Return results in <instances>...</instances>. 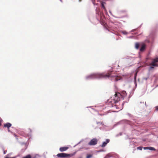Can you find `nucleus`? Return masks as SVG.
<instances>
[{
    "label": "nucleus",
    "instance_id": "obj_1",
    "mask_svg": "<svg viewBox=\"0 0 158 158\" xmlns=\"http://www.w3.org/2000/svg\"><path fill=\"white\" fill-rule=\"evenodd\" d=\"M111 71H109L107 74L104 73H93L87 76L86 78L87 79H91L96 78H106L109 77L112 78L113 81H117L120 80L121 77L120 76L117 75L113 76L112 75Z\"/></svg>",
    "mask_w": 158,
    "mask_h": 158
},
{
    "label": "nucleus",
    "instance_id": "obj_2",
    "mask_svg": "<svg viewBox=\"0 0 158 158\" xmlns=\"http://www.w3.org/2000/svg\"><path fill=\"white\" fill-rule=\"evenodd\" d=\"M121 95L120 94V93L118 92L116 93L113 97V99L112 101H110L112 103H113L112 106V107H114L116 109H118L121 110L122 109L121 107L118 106L117 105L114 104L117 103L119 101L122 100V98H121Z\"/></svg>",
    "mask_w": 158,
    "mask_h": 158
},
{
    "label": "nucleus",
    "instance_id": "obj_3",
    "mask_svg": "<svg viewBox=\"0 0 158 158\" xmlns=\"http://www.w3.org/2000/svg\"><path fill=\"white\" fill-rule=\"evenodd\" d=\"M56 156L59 158H69L72 156V155L61 153L58 154Z\"/></svg>",
    "mask_w": 158,
    "mask_h": 158
},
{
    "label": "nucleus",
    "instance_id": "obj_4",
    "mask_svg": "<svg viewBox=\"0 0 158 158\" xmlns=\"http://www.w3.org/2000/svg\"><path fill=\"white\" fill-rule=\"evenodd\" d=\"M98 141L96 138H93L88 143V145L90 146L95 145L97 144Z\"/></svg>",
    "mask_w": 158,
    "mask_h": 158
},
{
    "label": "nucleus",
    "instance_id": "obj_5",
    "mask_svg": "<svg viewBox=\"0 0 158 158\" xmlns=\"http://www.w3.org/2000/svg\"><path fill=\"white\" fill-rule=\"evenodd\" d=\"M158 62V58L154 59L152 60V61L150 64V65L152 66H158L157 64L156 63Z\"/></svg>",
    "mask_w": 158,
    "mask_h": 158
},
{
    "label": "nucleus",
    "instance_id": "obj_6",
    "mask_svg": "<svg viewBox=\"0 0 158 158\" xmlns=\"http://www.w3.org/2000/svg\"><path fill=\"white\" fill-rule=\"evenodd\" d=\"M69 148V147H60L59 148V150L61 152L65 151Z\"/></svg>",
    "mask_w": 158,
    "mask_h": 158
},
{
    "label": "nucleus",
    "instance_id": "obj_7",
    "mask_svg": "<svg viewBox=\"0 0 158 158\" xmlns=\"http://www.w3.org/2000/svg\"><path fill=\"white\" fill-rule=\"evenodd\" d=\"M120 94H121V98H122V100L123 99L124 97H125L127 96V93L125 91H124L122 92L121 93H120Z\"/></svg>",
    "mask_w": 158,
    "mask_h": 158
},
{
    "label": "nucleus",
    "instance_id": "obj_8",
    "mask_svg": "<svg viewBox=\"0 0 158 158\" xmlns=\"http://www.w3.org/2000/svg\"><path fill=\"white\" fill-rule=\"evenodd\" d=\"M12 125L11 123H8L6 124H5L4 125V126L5 127H7L8 129V131H10L9 128Z\"/></svg>",
    "mask_w": 158,
    "mask_h": 158
},
{
    "label": "nucleus",
    "instance_id": "obj_9",
    "mask_svg": "<svg viewBox=\"0 0 158 158\" xmlns=\"http://www.w3.org/2000/svg\"><path fill=\"white\" fill-rule=\"evenodd\" d=\"M143 149L144 150L148 149L150 150L153 151H155L156 150V149L154 148L151 147H145L143 148Z\"/></svg>",
    "mask_w": 158,
    "mask_h": 158
},
{
    "label": "nucleus",
    "instance_id": "obj_10",
    "mask_svg": "<svg viewBox=\"0 0 158 158\" xmlns=\"http://www.w3.org/2000/svg\"><path fill=\"white\" fill-rule=\"evenodd\" d=\"M110 141V140L108 139H106V142H104L101 145V147H105L107 144Z\"/></svg>",
    "mask_w": 158,
    "mask_h": 158
},
{
    "label": "nucleus",
    "instance_id": "obj_11",
    "mask_svg": "<svg viewBox=\"0 0 158 158\" xmlns=\"http://www.w3.org/2000/svg\"><path fill=\"white\" fill-rule=\"evenodd\" d=\"M106 4V3L104 2H102L101 3V5L103 9L106 11V9L105 6V4Z\"/></svg>",
    "mask_w": 158,
    "mask_h": 158
},
{
    "label": "nucleus",
    "instance_id": "obj_12",
    "mask_svg": "<svg viewBox=\"0 0 158 158\" xmlns=\"http://www.w3.org/2000/svg\"><path fill=\"white\" fill-rule=\"evenodd\" d=\"M145 49V45L144 44H143L141 47L140 50L141 52L143 51Z\"/></svg>",
    "mask_w": 158,
    "mask_h": 158
},
{
    "label": "nucleus",
    "instance_id": "obj_13",
    "mask_svg": "<svg viewBox=\"0 0 158 158\" xmlns=\"http://www.w3.org/2000/svg\"><path fill=\"white\" fill-rule=\"evenodd\" d=\"M139 47V44L138 43H136L135 44V47L136 49H138Z\"/></svg>",
    "mask_w": 158,
    "mask_h": 158
},
{
    "label": "nucleus",
    "instance_id": "obj_14",
    "mask_svg": "<svg viewBox=\"0 0 158 158\" xmlns=\"http://www.w3.org/2000/svg\"><path fill=\"white\" fill-rule=\"evenodd\" d=\"M23 158H31V156L30 155H28Z\"/></svg>",
    "mask_w": 158,
    "mask_h": 158
},
{
    "label": "nucleus",
    "instance_id": "obj_15",
    "mask_svg": "<svg viewBox=\"0 0 158 158\" xmlns=\"http://www.w3.org/2000/svg\"><path fill=\"white\" fill-rule=\"evenodd\" d=\"M92 156L91 154H87L86 156V158H91Z\"/></svg>",
    "mask_w": 158,
    "mask_h": 158
},
{
    "label": "nucleus",
    "instance_id": "obj_16",
    "mask_svg": "<svg viewBox=\"0 0 158 158\" xmlns=\"http://www.w3.org/2000/svg\"><path fill=\"white\" fill-rule=\"evenodd\" d=\"M142 147H139L137 148V149H139V150H142Z\"/></svg>",
    "mask_w": 158,
    "mask_h": 158
},
{
    "label": "nucleus",
    "instance_id": "obj_17",
    "mask_svg": "<svg viewBox=\"0 0 158 158\" xmlns=\"http://www.w3.org/2000/svg\"><path fill=\"white\" fill-rule=\"evenodd\" d=\"M122 33L124 34H127V32L125 31H123L122 32Z\"/></svg>",
    "mask_w": 158,
    "mask_h": 158
},
{
    "label": "nucleus",
    "instance_id": "obj_18",
    "mask_svg": "<svg viewBox=\"0 0 158 158\" xmlns=\"http://www.w3.org/2000/svg\"><path fill=\"white\" fill-rule=\"evenodd\" d=\"M2 121V120L1 119V120H0V126L1 125V122Z\"/></svg>",
    "mask_w": 158,
    "mask_h": 158
},
{
    "label": "nucleus",
    "instance_id": "obj_19",
    "mask_svg": "<svg viewBox=\"0 0 158 158\" xmlns=\"http://www.w3.org/2000/svg\"><path fill=\"white\" fill-rule=\"evenodd\" d=\"M153 68H154V67L153 66H151L150 67V69H153Z\"/></svg>",
    "mask_w": 158,
    "mask_h": 158
},
{
    "label": "nucleus",
    "instance_id": "obj_20",
    "mask_svg": "<svg viewBox=\"0 0 158 158\" xmlns=\"http://www.w3.org/2000/svg\"><path fill=\"white\" fill-rule=\"evenodd\" d=\"M156 110H158V106H156Z\"/></svg>",
    "mask_w": 158,
    "mask_h": 158
},
{
    "label": "nucleus",
    "instance_id": "obj_21",
    "mask_svg": "<svg viewBox=\"0 0 158 158\" xmlns=\"http://www.w3.org/2000/svg\"><path fill=\"white\" fill-rule=\"evenodd\" d=\"M16 158L15 157H12V158H9V157H5V158Z\"/></svg>",
    "mask_w": 158,
    "mask_h": 158
},
{
    "label": "nucleus",
    "instance_id": "obj_22",
    "mask_svg": "<svg viewBox=\"0 0 158 158\" xmlns=\"http://www.w3.org/2000/svg\"><path fill=\"white\" fill-rule=\"evenodd\" d=\"M6 153V152L5 151H4V154H5Z\"/></svg>",
    "mask_w": 158,
    "mask_h": 158
},
{
    "label": "nucleus",
    "instance_id": "obj_23",
    "mask_svg": "<svg viewBox=\"0 0 158 158\" xmlns=\"http://www.w3.org/2000/svg\"><path fill=\"white\" fill-rule=\"evenodd\" d=\"M79 2H81L82 1V0H79Z\"/></svg>",
    "mask_w": 158,
    "mask_h": 158
},
{
    "label": "nucleus",
    "instance_id": "obj_24",
    "mask_svg": "<svg viewBox=\"0 0 158 158\" xmlns=\"http://www.w3.org/2000/svg\"><path fill=\"white\" fill-rule=\"evenodd\" d=\"M60 0V1L61 2H62V0Z\"/></svg>",
    "mask_w": 158,
    "mask_h": 158
},
{
    "label": "nucleus",
    "instance_id": "obj_25",
    "mask_svg": "<svg viewBox=\"0 0 158 158\" xmlns=\"http://www.w3.org/2000/svg\"><path fill=\"white\" fill-rule=\"evenodd\" d=\"M157 138H158V136L157 137Z\"/></svg>",
    "mask_w": 158,
    "mask_h": 158
}]
</instances>
